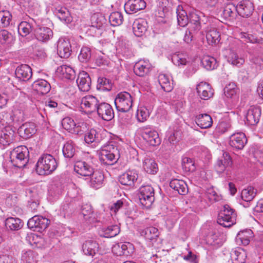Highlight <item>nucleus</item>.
<instances>
[{
    "label": "nucleus",
    "instance_id": "obj_40",
    "mask_svg": "<svg viewBox=\"0 0 263 263\" xmlns=\"http://www.w3.org/2000/svg\"><path fill=\"white\" fill-rule=\"evenodd\" d=\"M26 238L29 244L34 247L41 248L46 245L44 239L36 234L30 233L28 234Z\"/></svg>",
    "mask_w": 263,
    "mask_h": 263
},
{
    "label": "nucleus",
    "instance_id": "obj_5",
    "mask_svg": "<svg viewBox=\"0 0 263 263\" xmlns=\"http://www.w3.org/2000/svg\"><path fill=\"white\" fill-rule=\"evenodd\" d=\"M114 102L118 111L128 112L133 106V96L127 91L120 92L116 96Z\"/></svg>",
    "mask_w": 263,
    "mask_h": 263
},
{
    "label": "nucleus",
    "instance_id": "obj_59",
    "mask_svg": "<svg viewBox=\"0 0 263 263\" xmlns=\"http://www.w3.org/2000/svg\"><path fill=\"white\" fill-rule=\"evenodd\" d=\"M91 52L89 48L83 47L82 48L78 58L80 62L82 63L88 62L91 58Z\"/></svg>",
    "mask_w": 263,
    "mask_h": 263
},
{
    "label": "nucleus",
    "instance_id": "obj_50",
    "mask_svg": "<svg viewBox=\"0 0 263 263\" xmlns=\"http://www.w3.org/2000/svg\"><path fill=\"white\" fill-rule=\"evenodd\" d=\"M181 132L177 130H170L167 132V141L171 145H174L177 143L181 139Z\"/></svg>",
    "mask_w": 263,
    "mask_h": 263
},
{
    "label": "nucleus",
    "instance_id": "obj_38",
    "mask_svg": "<svg viewBox=\"0 0 263 263\" xmlns=\"http://www.w3.org/2000/svg\"><path fill=\"white\" fill-rule=\"evenodd\" d=\"M143 167L146 173L150 174H155L158 170V165L155 161L149 157H145L144 158Z\"/></svg>",
    "mask_w": 263,
    "mask_h": 263
},
{
    "label": "nucleus",
    "instance_id": "obj_49",
    "mask_svg": "<svg viewBox=\"0 0 263 263\" xmlns=\"http://www.w3.org/2000/svg\"><path fill=\"white\" fill-rule=\"evenodd\" d=\"M6 226L11 230H18L23 227L22 220L17 218L9 217L5 222Z\"/></svg>",
    "mask_w": 263,
    "mask_h": 263
},
{
    "label": "nucleus",
    "instance_id": "obj_53",
    "mask_svg": "<svg viewBox=\"0 0 263 263\" xmlns=\"http://www.w3.org/2000/svg\"><path fill=\"white\" fill-rule=\"evenodd\" d=\"M33 26L30 23L23 21L18 26V32L22 36H26L33 30Z\"/></svg>",
    "mask_w": 263,
    "mask_h": 263
},
{
    "label": "nucleus",
    "instance_id": "obj_28",
    "mask_svg": "<svg viewBox=\"0 0 263 263\" xmlns=\"http://www.w3.org/2000/svg\"><path fill=\"white\" fill-rule=\"evenodd\" d=\"M33 90L41 95H45L48 93L51 89L49 83L44 79H38L32 84Z\"/></svg>",
    "mask_w": 263,
    "mask_h": 263
},
{
    "label": "nucleus",
    "instance_id": "obj_19",
    "mask_svg": "<svg viewBox=\"0 0 263 263\" xmlns=\"http://www.w3.org/2000/svg\"><path fill=\"white\" fill-rule=\"evenodd\" d=\"M202 15V13L199 11H193L190 12L187 24L190 29L195 32H198L200 30L201 28L200 17Z\"/></svg>",
    "mask_w": 263,
    "mask_h": 263
},
{
    "label": "nucleus",
    "instance_id": "obj_18",
    "mask_svg": "<svg viewBox=\"0 0 263 263\" xmlns=\"http://www.w3.org/2000/svg\"><path fill=\"white\" fill-rule=\"evenodd\" d=\"M146 7L144 0H128L124 5L125 11L127 13H135Z\"/></svg>",
    "mask_w": 263,
    "mask_h": 263
},
{
    "label": "nucleus",
    "instance_id": "obj_57",
    "mask_svg": "<svg viewBox=\"0 0 263 263\" xmlns=\"http://www.w3.org/2000/svg\"><path fill=\"white\" fill-rule=\"evenodd\" d=\"M228 61L233 65L240 67L244 63L245 60L236 53L231 52L228 56Z\"/></svg>",
    "mask_w": 263,
    "mask_h": 263
},
{
    "label": "nucleus",
    "instance_id": "obj_14",
    "mask_svg": "<svg viewBox=\"0 0 263 263\" xmlns=\"http://www.w3.org/2000/svg\"><path fill=\"white\" fill-rule=\"evenodd\" d=\"M98 115L105 121H110L114 117V112L109 104L101 102L96 110Z\"/></svg>",
    "mask_w": 263,
    "mask_h": 263
},
{
    "label": "nucleus",
    "instance_id": "obj_29",
    "mask_svg": "<svg viewBox=\"0 0 263 263\" xmlns=\"http://www.w3.org/2000/svg\"><path fill=\"white\" fill-rule=\"evenodd\" d=\"M206 38L210 45L218 44L220 40V34L217 29L213 26H208L205 29Z\"/></svg>",
    "mask_w": 263,
    "mask_h": 263
},
{
    "label": "nucleus",
    "instance_id": "obj_12",
    "mask_svg": "<svg viewBox=\"0 0 263 263\" xmlns=\"http://www.w3.org/2000/svg\"><path fill=\"white\" fill-rule=\"evenodd\" d=\"M74 171L82 176L89 177L93 174L94 168L89 162L77 161L74 165Z\"/></svg>",
    "mask_w": 263,
    "mask_h": 263
},
{
    "label": "nucleus",
    "instance_id": "obj_46",
    "mask_svg": "<svg viewBox=\"0 0 263 263\" xmlns=\"http://www.w3.org/2000/svg\"><path fill=\"white\" fill-rule=\"evenodd\" d=\"M178 25L181 27L186 26L189 23V17L182 7L178 6L176 9Z\"/></svg>",
    "mask_w": 263,
    "mask_h": 263
},
{
    "label": "nucleus",
    "instance_id": "obj_48",
    "mask_svg": "<svg viewBox=\"0 0 263 263\" xmlns=\"http://www.w3.org/2000/svg\"><path fill=\"white\" fill-rule=\"evenodd\" d=\"M256 191V189L251 186L243 189L241 194L242 199L247 202H250L255 197Z\"/></svg>",
    "mask_w": 263,
    "mask_h": 263
},
{
    "label": "nucleus",
    "instance_id": "obj_3",
    "mask_svg": "<svg viewBox=\"0 0 263 263\" xmlns=\"http://www.w3.org/2000/svg\"><path fill=\"white\" fill-rule=\"evenodd\" d=\"M119 158V152L113 145L105 146L99 153V160L105 165H113Z\"/></svg>",
    "mask_w": 263,
    "mask_h": 263
},
{
    "label": "nucleus",
    "instance_id": "obj_32",
    "mask_svg": "<svg viewBox=\"0 0 263 263\" xmlns=\"http://www.w3.org/2000/svg\"><path fill=\"white\" fill-rule=\"evenodd\" d=\"M34 34L38 41L46 42L52 36L53 33L52 31L48 27H39L34 30Z\"/></svg>",
    "mask_w": 263,
    "mask_h": 263
},
{
    "label": "nucleus",
    "instance_id": "obj_33",
    "mask_svg": "<svg viewBox=\"0 0 263 263\" xmlns=\"http://www.w3.org/2000/svg\"><path fill=\"white\" fill-rule=\"evenodd\" d=\"M170 186L180 195H185L188 192L187 184L182 180L173 179L170 182Z\"/></svg>",
    "mask_w": 263,
    "mask_h": 263
},
{
    "label": "nucleus",
    "instance_id": "obj_61",
    "mask_svg": "<svg viewBox=\"0 0 263 263\" xmlns=\"http://www.w3.org/2000/svg\"><path fill=\"white\" fill-rule=\"evenodd\" d=\"M58 71H60L63 76L68 79H70L74 76V70L70 66L67 65H62L58 68Z\"/></svg>",
    "mask_w": 263,
    "mask_h": 263
},
{
    "label": "nucleus",
    "instance_id": "obj_10",
    "mask_svg": "<svg viewBox=\"0 0 263 263\" xmlns=\"http://www.w3.org/2000/svg\"><path fill=\"white\" fill-rule=\"evenodd\" d=\"M57 51L62 58H69L72 52L71 45L69 39L61 37L57 42Z\"/></svg>",
    "mask_w": 263,
    "mask_h": 263
},
{
    "label": "nucleus",
    "instance_id": "obj_45",
    "mask_svg": "<svg viewBox=\"0 0 263 263\" xmlns=\"http://www.w3.org/2000/svg\"><path fill=\"white\" fill-rule=\"evenodd\" d=\"M140 233L141 236L149 240L155 239L159 236L158 230L154 227H147L142 230Z\"/></svg>",
    "mask_w": 263,
    "mask_h": 263
},
{
    "label": "nucleus",
    "instance_id": "obj_62",
    "mask_svg": "<svg viewBox=\"0 0 263 263\" xmlns=\"http://www.w3.org/2000/svg\"><path fill=\"white\" fill-rule=\"evenodd\" d=\"M186 57L185 54L182 53L175 54L172 57V62L177 66L184 65L187 62Z\"/></svg>",
    "mask_w": 263,
    "mask_h": 263
},
{
    "label": "nucleus",
    "instance_id": "obj_25",
    "mask_svg": "<svg viewBox=\"0 0 263 263\" xmlns=\"http://www.w3.org/2000/svg\"><path fill=\"white\" fill-rule=\"evenodd\" d=\"M120 232V227L117 224L103 226L99 229V234L101 237L111 238L117 236Z\"/></svg>",
    "mask_w": 263,
    "mask_h": 263
},
{
    "label": "nucleus",
    "instance_id": "obj_39",
    "mask_svg": "<svg viewBox=\"0 0 263 263\" xmlns=\"http://www.w3.org/2000/svg\"><path fill=\"white\" fill-rule=\"evenodd\" d=\"M247 256L246 252L241 248H237L231 253V258L233 263H244Z\"/></svg>",
    "mask_w": 263,
    "mask_h": 263
},
{
    "label": "nucleus",
    "instance_id": "obj_54",
    "mask_svg": "<svg viewBox=\"0 0 263 263\" xmlns=\"http://www.w3.org/2000/svg\"><path fill=\"white\" fill-rule=\"evenodd\" d=\"M201 63L204 67L207 70H213L218 66L216 60L210 56L204 57L201 60Z\"/></svg>",
    "mask_w": 263,
    "mask_h": 263
},
{
    "label": "nucleus",
    "instance_id": "obj_47",
    "mask_svg": "<svg viewBox=\"0 0 263 263\" xmlns=\"http://www.w3.org/2000/svg\"><path fill=\"white\" fill-rule=\"evenodd\" d=\"M37 254L32 251H23L21 256V263H36Z\"/></svg>",
    "mask_w": 263,
    "mask_h": 263
},
{
    "label": "nucleus",
    "instance_id": "obj_17",
    "mask_svg": "<svg viewBox=\"0 0 263 263\" xmlns=\"http://www.w3.org/2000/svg\"><path fill=\"white\" fill-rule=\"evenodd\" d=\"M237 13L243 17L250 16L254 11L253 4L250 1H242L237 4Z\"/></svg>",
    "mask_w": 263,
    "mask_h": 263
},
{
    "label": "nucleus",
    "instance_id": "obj_9",
    "mask_svg": "<svg viewBox=\"0 0 263 263\" xmlns=\"http://www.w3.org/2000/svg\"><path fill=\"white\" fill-rule=\"evenodd\" d=\"M49 224V220L42 216L35 215L30 218L27 222L28 227L34 231L45 230Z\"/></svg>",
    "mask_w": 263,
    "mask_h": 263
},
{
    "label": "nucleus",
    "instance_id": "obj_37",
    "mask_svg": "<svg viewBox=\"0 0 263 263\" xmlns=\"http://www.w3.org/2000/svg\"><path fill=\"white\" fill-rule=\"evenodd\" d=\"M253 237V232L250 229L239 232L236 237V241L238 245H248L250 239Z\"/></svg>",
    "mask_w": 263,
    "mask_h": 263
},
{
    "label": "nucleus",
    "instance_id": "obj_8",
    "mask_svg": "<svg viewBox=\"0 0 263 263\" xmlns=\"http://www.w3.org/2000/svg\"><path fill=\"white\" fill-rule=\"evenodd\" d=\"M140 131L143 139L150 145L156 146L160 144V139L156 130L150 127H143Z\"/></svg>",
    "mask_w": 263,
    "mask_h": 263
},
{
    "label": "nucleus",
    "instance_id": "obj_64",
    "mask_svg": "<svg viewBox=\"0 0 263 263\" xmlns=\"http://www.w3.org/2000/svg\"><path fill=\"white\" fill-rule=\"evenodd\" d=\"M13 134L7 133L6 130L2 131L0 135V144L4 146L9 145L12 140Z\"/></svg>",
    "mask_w": 263,
    "mask_h": 263
},
{
    "label": "nucleus",
    "instance_id": "obj_11",
    "mask_svg": "<svg viewBox=\"0 0 263 263\" xmlns=\"http://www.w3.org/2000/svg\"><path fill=\"white\" fill-rule=\"evenodd\" d=\"M112 251L117 256H130L134 252V247L130 242L118 243L114 246Z\"/></svg>",
    "mask_w": 263,
    "mask_h": 263
},
{
    "label": "nucleus",
    "instance_id": "obj_56",
    "mask_svg": "<svg viewBox=\"0 0 263 263\" xmlns=\"http://www.w3.org/2000/svg\"><path fill=\"white\" fill-rule=\"evenodd\" d=\"M81 213L86 221L91 222L95 220V216L91 206L86 205L83 206Z\"/></svg>",
    "mask_w": 263,
    "mask_h": 263
},
{
    "label": "nucleus",
    "instance_id": "obj_43",
    "mask_svg": "<svg viewBox=\"0 0 263 263\" xmlns=\"http://www.w3.org/2000/svg\"><path fill=\"white\" fill-rule=\"evenodd\" d=\"M55 13L61 21L66 24L70 23L72 21V17L65 7H58L55 9Z\"/></svg>",
    "mask_w": 263,
    "mask_h": 263
},
{
    "label": "nucleus",
    "instance_id": "obj_4",
    "mask_svg": "<svg viewBox=\"0 0 263 263\" xmlns=\"http://www.w3.org/2000/svg\"><path fill=\"white\" fill-rule=\"evenodd\" d=\"M236 214L228 205L223 206L218 214L217 223L224 227H230L236 223Z\"/></svg>",
    "mask_w": 263,
    "mask_h": 263
},
{
    "label": "nucleus",
    "instance_id": "obj_34",
    "mask_svg": "<svg viewBox=\"0 0 263 263\" xmlns=\"http://www.w3.org/2000/svg\"><path fill=\"white\" fill-rule=\"evenodd\" d=\"M90 180V186L94 189H99L102 186L104 176L103 173L99 171H93V174L91 175Z\"/></svg>",
    "mask_w": 263,
    "mask_h": 263
},
{
    "label": "nucleus",
    "instance_id": "obj_63",
    "mask_svg": "<svg viewBox=\"0 0 263 263\" xmlns=\"http://www.w3.org/2000/svg\"><path fill=\"white\" fill-rule=\"evenodd\" d=\"M231 128V124L228 121H221L217 124L215 132L218 134H222Z\"/></svg>",
    "mask_w": 263,
    "mask_h": 263
},
{
    "label": "nucleus",
    "instance_id": "obj_44",
    "mask_svg": "<svg viewBox=\"0 0 263 263\" xmlns=\"http://www.w3.org/2000/svg\"><path fill=\"white\" fill-rule=\"evenodd\" d=\"M251 62L252 64L249 70L252 74H256L263 68V59L260 57H253Z\"/></svg>",
    "mask_w": 263,
    "mask_h": 263
},
{
    "label": "nucleus",
    "instance_id": "obj_41",
    "mask_svg": "<svg viewBox=\"0 0 263 263\" xmlns=\"http://www.w3.org/2000/svg\"><path fill=\"white\" fill-rule=\"evenodd\" d=\"M158 82L162 89L166 92L171 91L173 88V84L170 77L163 73H161L158 76Z\"/></svg>",
    "mask_w": 263,
    "mask_h": 263
},
{
    "label": "nucleus",
    "instance_id": "obj_27",
    "mask_svg": "<svg viewBox=\"0 0 263 263\" xmlns=\"http://www.w3.org/2000/svg\"><path fill=\"white\" fill-rule=\"evenodd\" d=\"M151 67L148 61L140 60L135 64L134 71L137 76L144 77L149 72Z\"/></svg>",
    "mask_w": 263,
    "mask_h": 263
},
{
    "label": "nucleus",
    "instance_id": "obj_60",
    "mask_svg": "<svg viewBox=\"0 0 263 263\" xmlns=\"http://www.w3.org/2000/svg\"><path fill=\"white\" fill-rule=\"evenodd\" d=\"M182 166L185 172H194L196 168L194 161L187 157H184L182 159Z\"/></svg>",
    "mask_w": 263,
    "mask_h": 263
},
{
    "label": "nucleus",
    "instance_id": "obj_36",
    "mask_svg": "<svg viewBox=\"0 0 263 263\" xmlns=\"http://www.w3.org/2000/svg\"><path fill=\"white\" fill-rule=\"evenodd\" d=\"M196 124L201 128H208L212 125L211 117L207 114H200L195 117Z\"/></svg>",
    "mask_w": 263,
    "mask_h": 263
},
{
    "label": "nucleus",
    "instance_id": "obj_21",
    "mask_svg": "<svg viewBox=\"0 0 263 263\" xmlns=\"http://www.w3.org/2000/svg\"><path fill=\"white\" fill-rule=\"evenodd\" d=\"M36 130V126L34 123L26 122L19 127L18 133L24 139H28L34 135Z\"/></svg>",
    "mask_w": 263,
    "mask_h": 263
},
{
    "label": "nucleus",
    "instance_id": "obj_30",
    "mask_svg": "<svg viewBox=\"0 0 263 263\" xmlns=\"http://www.w3.org/2000/svg\"><path fill=\"white\" fill-rule=\"evenodd\" d=\"M147 29V23L144 18H139L136 20L133 24L134 34L137 36H142L145 34Z\"/></svg>",
    "mask_w": 263,
    "mask_h": 263
},
{
    "label": "nucleus",
    "instance_id": "obj_55",
    "mask_svg": "<svg viewBox=\"0 0 263 263\" xmlns=\"http://www.w3.org/2000/svg\"><path fill=\"white\" fill-rule=\"evenodd\" d=\"M109 21L111 26H118L123 23V15L119 12H112L109 16Z\"/></svg>",
    "mask_w": 263,
    "mask_h": 263
},
{
    "label": "nucleus",
    "instance_id": "obj_7",
    "mask_svg": "<svg viewBox=\"0 0 263 263\" xmlns=\"http://www.w3.org/2000/svg\"><path fill=\"white\" fill-rule=\"evenodd\" d=\"M100 103L97 97L88 95L81 99L80 107L86 114H90L96 111Z\"/></svg>",
    "mask_w": 263,
    "mask_h": 263
},
{
    "label": "nucleus",
    "instance_id": "obj_13",
    "mask_svg": "<svg viewBox=\"0 0 263 263\" xmlns=\"http://www.w3.org/2000/svg\"><path fill=\"white\" fill-rule=\"evenodd\" d=\"M229 145L236 149H242L247 143L245 134L242 132L235 133L229 138Z\"/></svg>",
    "mask_w": 263,
    "mask_h": 263
},
{
    "label": "nucleus",
    "instance_id": "obj_24",
    "mask_svg": "<svg viewBox=\"0 0 263 263\" xmlns=\"http://www.w3.org/2000/svg\"><path fill=\"white\" fill-rule=\"evenodd\" d=\"M77 83L79 89L82 91H88L90 89L91 79L85 71H82L79 73Z\"/></svg>",
    "mask_w": 263,
    "mask_h": 263
},
{
    "label": "nucleus",
    "instance_id": "obj_20",
    "mask_svg": "<svg viewBox=\"0 0 263 263\" xmlns=\"http://www.w3.org/2000/svg\"><path fill=\"white\" fill-rule=\"evenodd\" d=\"M196 89L198 96L202 100H207L212 97L214 94L211 86L206 82L200 83L197 86Z\"/></svg>",
    "mask_w": 263,
    "mask_h": 263
},
{
    "label": "nucleus",
    "instance_id": "obj_2",
    "mask_svg": "<svg viewBox=\"0 0 263 263\" xmlns=\"http://www.w3.org/2000/svg\"><path fill=\"white\" fill-rule=\"evenodd\" d=\"M29 152L26 146H17L12 151L10 159L13 166L22 168L26 165L29 161Z\"/></svg>",
    "mask_w": 263,
    "mask_h": 263
},
{
    "label": "nucleus",
    "instance_id": "obj_26",
    "mask_svg": "<svg viewBox=\"0 0 263 263\" xmlns=\"http://www.w3.org/2000/svg\"><path fill=\"white\" fill-rule=\"evenodd\" d=\"M62 125L63 128L69 133L76 135L82 134L81 127L77 125L74 120L70 117L64 118L62 120Z\"/></svg>",
    "mask_w": 263,
    "mask_h": 263
},
{
    "label": "nucleus",
    "instance_id": "obj_51",
    "mask_svg": "<svg viewBox=\"0 0 263 263\" xmlns=\"http://www.w3.org/2000/svg\"><path fill=\"white\" fill-rule=\"evenodd\" d=\"M97 88L101 91H109L112 88L111 81L104 77H100L98 79Z\"/></svg>",
    "mask_w": 263,
    "mask_h": 263
},
{
    "label": "nucleus",
    "instance_id": "obj_42",
    "mask_svg": "<svg viewBox=\"0 0 263 263\" xmlns=\"http://www.w3.org/2000/svg\"><path fill=\"white\" fill-rule=\"evenodd\" d=\"M102 139L101 134L95 129H91L87 131L84 137L85 141L89 144L93 142H100Z\"/></svg>",
    "mask_w": 263,
    "mask_h": 263
},
{
    "label": "nucleus",
    "instance_id": "obj_15",
    "mask_svg": "<svg viewBox=\"0 0 263 263\" xmlns=\"http://www.w3.org/2000/svg\"><path fill=\"white\" fill-rule=\"evenodd\" d=\"M232 165V160L229 154L224 152L222 156L217 161L215 170L218 173H222L228 171Z\"/></svg>",
    "mask_w": 263,
    "mask_h": 263
},
{
    "label": "nucleus",
    "instance_id": "obj_1",
    "mask_svg": "<svg viewBox=\"0 0 263 263\" xmlns=\"http://www.w3.org/2000/svg\"><path fill=\"white\" fill-rule=\"evenodd\" d=\"M58 163L50 154H43L36 164V171L40 175H48L55 170Z\"/></svg>",
    "mask_w": 263,
    "mask_h": 263
},
{
    "label": "nucleus",
    "instance_id": "obj_22",
    "mask_svg": "<svg viewBox=\"0 0 263 263\" xmlns=\"http://www.w3.org/2000/svg\"><path fill=\"white\" fill-rule=\"evenodd\" d=\"M261 110L258 107H251L246 116V123L250 125H255L259 122Z\"/></svg>",
    "mask_w": 263,
    "mask_h": 263
},
{
    "label": "nucleus",
    "instance_id": "obj_52",
    "mask_svg": "<svg viewBox=\"0 0 263 263\" xmlns=\"http://www.w3.org/2000/svg\"><path fill=\"white\" fill-rule=\"evenodd\" d=\"M76 148L74 144L71 141H68L65 143L63 147V154L65 157L72 158L75 154Z\"/></svg>",
    "mask_w": 263,
    "mask_h": 263
},
{
    "label": "nucleus",
    "instance_id": "obj_58",
    "mask_svg": "<svg viewBox=\"0 0 263 263\" xmlns=\"http://www.w3.org/2000/svg\"><path fill=\"white\" fill-rule=\"evenodd\" d=\"M12 15L8 11H0V27L4 28L8 26L11 21Z\"/></svg>",
    "mask_w": 263,
    "mask_h": 263
},
{
    "label": "nucleus",
    "instance_id": "obj_16",
    "mask_svg": "<svg viewBox=\"0 0 263 263\" xmlns=\"http://www.w3.org/2000/svg\"><path fill=\"white\" fill-rule=\"evenodd\" d=\"M138 178V174L136 170H128L120 175L119 181L122 185L132 186Z\"/></svg>",
    "mask_w": 263,
    "mask_h": 263
},
{
    "label": "nucleus",
    "instance_id": "obj_6",
    "mask_svg": "<svg viewBox=\"0 0 263 263\" xmlns=\"http://www.w3.org/2000/svg\"><path fill=\"white\" fill-rule=\"evenodd\" d=\"M154 190L150 185L142 186L139 189V198L141 203L146 208H149L155 200Z\"/></svg>",
    "mask_w": 263,
    "mask_h": 263
},
{
    "label": "nucleus",
    "instance_id": "obj_31",
    "mask_svg": "<svg viewBox=\"0 0 263 263\" xmlns=\"http://www.w3.org/2000/svg\"><path fill=\"white\" fill-rule=\"evenodd\" d=\"M82 251L85 255L93 256L99 251V245L94 240H86L82 245Z\"/></svg>",
    "mask_w": 263,
    "mask_h": 263
},
{
    "label": "nucleus",
    "instance_id": "obj_35",
    "mask_svg": "<svg viewBox=\"0 0 263 263\" xmlns=\"http://www.w3.org/2000/svg\"><path fill=\"white\" fill-rule=\"evenodd\" d=\"M237 13V6L233 3H229L223 8L222 16L226 19L232 21L235 19Z\"/></svg>",
    "mask_w": 263,
    "mask_h": 263
},
{
    "label": "nucleus",
    "instance_id": "obj_23",
    "mask_svg": "<svg viewBox=\"0 0 263 263\" xmlns=\"http://www.w3.org/2000/svg\"><path fill=\"white\" fill-rule=\"evenodd\" d=\"M15 74L19 80L27 81L32 77V69L28 65L22 64L16 68Z\"/></svg>",
    "mask_w": 263,
    "mask_h": 263
}]
</instances>
